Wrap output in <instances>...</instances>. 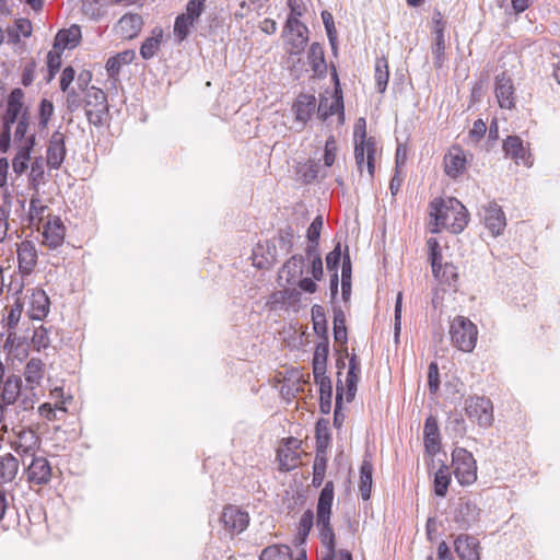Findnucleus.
<instances>
[{"label": "nucleus", "instance_id": "nucleus-26", "mask_svg": "<svg viewBox=\"0 0 560 560\" xmlns=\"http://www.w3.org/2000/svg\"><path fill=\"white\" fill-rule=\"evenodd\" d=\"M81 39V30L78 25H72L69 28L60 30L54 43V49L62 51L66 48H74L79 45Z\"/></svg>", "mask_w": 560, "mask_h": 560}, {"label": "nucleus", "instance_id": "nucleus-28", "mask_svg": "<svg viewBox=\"0 0 560 560\" xmlns=\"http://www.w3.org/2000/svg\"><path fill=\"white\" fill-rule=\"evenodd\" d=\"M14 124H16L13 133L14 143L18 145L26 144L31 136H34V139L36 140L35 130H31V113L28 108L24 109L23 115L19 117Z\"/></svg>", "mask_w": 560, "mask_h": 560}, {"label": "nucleus", "instance_id": "nucleus-29", "mask_svg": "<svg viewBox=\"0 0 560 560\" xmlns=\"http://www.w3.org/2000/svg\"><path fill=\"white\" fill-rule=\"evenodd\" d=\"M35 145L34 136H31L26 142V144L19 145V150L12 161V168L15 174H23L27 167L28 162L31 160V152Z\"/></svg>", "mask_w": 560, "mask_h": 560}, {"label": "nucleus", "instance_id": "nucleus-44", "mask_svg": "<svg viewBox=\"0 0 560 560\" xmlns=\"http://www.w3.org/2000/svg\"><path fill=\"white\" fill-rule=\"evenodd\" d=\"M195 21L184 15L183 13L177 15L174 22V35L178 43L184 42L189 33L190 28L195 25Z\"/></svg>", "mask_w": 560, "mask_h": 560}, {"label": "nucleus", "instance_id": "nucleus-19", "mask_svg": "<svg viewBox=\"0 0 560 560\" xmlns=\"http://www.w3.org/2000/svg\"><path fill=\"white\" fill-rule=\"evenodd\" d=\"M19 270L23 276H30L37 264V250L31 241H23L18 246Z\"/></svg>", "mask_w": 560, "mask_h": 560}, {"label": "nucleus", "instance_id": "nucleus-43", "mask_svg": "<svg viewBox=\"0 0 560 560\" xmlns=\"http://www.w3.org/2000/svg\"><path fill=\"white\" fill-rule=\"evenodd\" d=\"M451 482V472L446 465H442L434 476V493L438 497H445Z\"/></svg>", "mask_w": 560, "mask_h": 560}, {"label": "nucleus", "instance_id": "nucleus-51", "mask_svg": "<svg viewBox=\"0 0 560 560\" xmlns=\"http://www.w3.org/2000/svg\"><path fill=\"white\" fill-rule=\"evenodd\" d=\"M313 327L316 335L325 337L327 335V325L324 308L320 305H314L312 307Z\"/></svg>", "mask_w": 560, "mask_h": 560}, {"label": "nucleus", "instance_id": "nucleus-60", "mask_svg": "<svg viewBox=\"0 0 560 560\" xmlns=\"http://www.w3.org/2000/svg\"><path fill=\"white\" fill-rule=\"evenodd\" d=\"M337 154V142L334 136H329L325 143L324 149V164L327 167H330L336 160Z\"/></svg>", "mask_w": 560, "mask_h": 560}, {"label": "nucleus", "instance_id": "nucleus-25", "mask_svg": "<svg viewBox=\"0 0 560 560\" xmlns=\"http://www.w3.org/2000/svg\"><path fill=\"white\" fill-rule=\"evenodd\" d=\"M293 109L295 113V119L305 124L310 120L316 109V97L310 94L299 95L293 105Z\"/></svg>", "mask_w": 560, "mask_h": 560}, {"label": "nucleus", "instance_id": "nucleus-56", "mask_svg": "<svg viewBox=\"0 0 560 560\" xmlns=\"http://www.w3.org/2000/svg\"><path fill=\"white\" fill-rule=\"evenodd\" d=\"M61 66V51L59 49H52L47 54V82H50L56 73L59 71Z\"/></svg>", "mask_w": 560, "mask_h": 560}, {"label": "nucleus", "instance_id": "nucleus-17", "mask_svg": "<svg viewBox=\"0 0 560 560\" xmlns=\"http://www.w3.org/2000/svg\"><path fill=\"white\" fill-rule=\"evenodd\" d=\"M466 155L458 145H453L444 156V171L451 178H457L466 170Z\"/></svg>", "mask_w": 560, "mask_h": 560}, {"label": "nucleus", "instance_id": "nucleus-40", "mask_svg": "<svg viewBox=\"0 0 560 560\" xmlns=\"http://www.w3.org/2000/svg\"><path fill=\"white\" fill-rule=\"evenodd\" d=\"M260 560H292V550L288 545H276L266 547Z\"/></svg>", "mask_w": 560, "mask_h": 560}, {"label": "nucleus", "instance_id": "nucleus-4", "mask_svg": "<svg viewBox=\"0 0 560 560\" xmlns=\"http://www.w3.org/2000/svg\"><path fill=\"white\" fill-rule=\"evenodd\" d=\"M85 115L90 124L100 127L108 114V103L105 92L96 86H91L83 97Z\"/></svg>", "mask_w": 560, "mask_h": 560}, {"label": "nucleus", "instance_id": "nucleus-3", "mask_svg": "<svg viewBox=\"0 0 560 560\" xmlns=\"http://www.w3.org/2000/svg\"><path fill=\"white\" fill-rule=\"evenodd\" d=\"M451 340L454 347L464 352H471L477 342V326L467 317L456 316L450 326Z\"/></svg>", "mask_w": 560, "mask_h": 560}, {"label": "nucleus", "instance_id": "nucleus-6", "mask_svg": "<svg viewBox=\"0 0 560 560\" xmlns=\"http://www.w3.org/2000/svg\"><path fill=\"white\" fill-rule=\"evenodd\" d=\"M14 439L10 441L12 450L20 456H34L39 448L40 440L36 432L23 425L12 423L11 428Z\"/></svg>", "mask_w": 560, "mask_h": 560}, {"label": "nucleus", "instance_id": "nucleus-45", "mask_svg": "<svg viewBox=\"0 0 560 560\" xmlns=\"http://www.w3.org/2000/svg\"><path fill=\"white\" fill-rule=\"evenodd\" d=\"M49 334H50L49 328H46L43 325L35 328L33 331L32 339H31L33 349L38 352L48 349L51 343Z\"/></svg>", "mask_w": 560, "mask_h": 560}, {"label": "nucleus", "instance_id": "nucleus-2", "mask_svg": "<svg viewBox=\"0 0 560 560\" xmlns=\"http://www.w3.org/2000/svg\"><path fill=\"white\" fill-rule=\"evenodd\" d=\"M287 36V52L292 61L291 72L296 79H300L304 71V63L300 66L301 58L295 61L294 56H300L305 49L308 42V30L301 21L288 19L284 25Z\"/></svg>", "mask_w": 560, "mask_h": 560}, {"label": "nucleus", "instance_id": "nucleus-39", "mask_svg": "<svg viewBox=\"0 0 560 560\" xmlns=\"http://www.w3.org/2000/svg\"><path fill=\"white\" fill-rule=\"evenodd\" d=\"M48 210L46 205H43L42 199L36 191V194L32 195L30 199V209H28V222L30 225H39V223L44 220L45 212Z\"/></svg>", "mask_w": 560, "mask_h": 560}, {"label": "nucleus", "instance_id": "nucleus-46", "mask_svg": "<svg viewBox=\"0 0 560 560\" xmlns=\"http://www.w3.org/2000/svg\"><path fill=\"white\" fill-rule=\"evenodd\" d=\"M427 244L429 247V258L431 260L432 272L435 278H439L443 266L439 243L435 238L431 237L428 240Z\"/></svg>", "mask_w": 560, "mask_h": 560}, {"label": "nucleus", "instance_id": "nucleus-24", "mask_svg": "<svg viewBox=\"0 0 560 560\" xmlns=\"http://www.w3.org/2000/svg\"><path fill=\"white\" fill-rule=\"evenodd\" d=\"M143 25L142 16L138 13L122 15L117 23V33L126 39L136 37Z\"/></svg>", "mask_w": 560, "mask_h": 560}, {"label": "nucleus", "instance_id": "nucleus-47", "mask_svg": "<svg viewBox=\"0 0 560 560\" xmlns=\"http://www.w3.org/2000/svg\"><path fill=\"white\" fill-rule=\"evenodd\" d=\"M345 314L341 310L334 312V338L335 341L345 345L348 341Z\"/></svg>", "mask_w": 560, "mask_h": 560}, {"label": "nucleus", "instance_id": "nucleus-38", "mask_svg": "<svg viewBox=\"0 0 560 560\" xmlns=\"http://www.w3.org/2000/svg\"><path fill=\"white\" fill-rule=\"evenodd\" d=\"M304 257L302 255H293L281 269V273L285 275L287 282L293 283L303 275Z\"/></svg>", "mask_w": 560, "mask_h": 560}, {"label": "nucleus", "instance_id": "nucleus-59", "mask_svg": "<svg viewBox=\"0 0 560 560\" xmlns=\"http://www.w3.org/2000/svg\"><path fill=\"white\" fill-rule=\"evenodd\" d=\"M54 104L47 98H43L39 103V127L45 129L54 114Z\"/></svg>", "mask_w": 560, "mask_h": 560}, {"label": "nucleus", "instance_id": "nucleus-10", "mask_svg": "<svg viewBox=\"0 0 560 560\" xmlns=\"http://www.w3.org/2000/svg\"><path fill=\"white\" fill-rule=\"evenodd\" d=\"M480 215L486 228L493 236L500 235L506 225L504 212L495 202H488L486 206H482Z\"/></svg>", "mask_w": 560, "mask_h": 560}, {"label": "nucleus", "instance_id": "nucleus-21", "mask_svg": "<svg viewBox=\"0 0 560 560\" xmlns=\"http://www.w3.org/2000/svg\"><path fill=\"white\" fill-rule=\"evenodd\" d=\"M439 18L434 19L435 30H434V43L432 45V54L434 56V67L436 69H441L444 66L446 60L445 57V24L442 21L441 13L436 14Z\"/></svg>", "mask_w": 560, "mask_h": 560}, {"label": "nucleus", "instance_id": "nucleus-9", "mask_svg": "<svg viewBox=\"0 0 560 560\" xmlns=\"http://www.w3.org/2000/svg\"><path fill=\"white\" fill-rule=\"evenodd\" d=\"M375 153L376 141L373 137H365L364 129L362 130L361 140H355L354 143V159L358 170L362 173L364 165H366L368 173L372 178L375 172Z\"/></svg>", "mask_w": 560, "mask_h": 560}, {"label": "nucleus", "instance_id": "nucleus-37", "mask_svg": "<svg viewBox=\"0 0 560 560\" xmlns=\"http://www.w3.org/2000/svg\"><path fill=\"white\" fill-rule=\"evenodd\" d=\"M45 364L40 359L32 358L24 368V377L27 384L32 387L40 384V381L44 377Z\"/></svg>", "mask_w": 560, "mask_h": 560}, {"label": "nucleus", "instance_id": "nucleus-16", "mask_svg": "<svg viewBox=\"0 0 560 560\" xmlns=\"http://www.w3.org/2000/svg\"><path fill=\"white\" fill-rule=\"evenodd\" d=\"M32 462L27 466V479L34 485H46L51 479V466L45 457L32 456Z\"/></svg>", "mask_w": 560, "mask_h": 560}, {"label": "nucleus", "instance_id": "nucleus-48", "mask_svg": "<svg viewBox=\"0 0 560 560\" xmlns=\"http://www.w3.org/2000/svg\"><path fill=\"white\" fill-rule=\"evenodd\" d=\"M329 441L328 421L319 419L316 423V451L327 452Z\"/></svg>", "mask_w": 560, "mask_h": 560}, {"label": "nucleus", "instance_id": "nucleus-14", "mask_svg": "<svg viewBox=\"0 0 560 560\" xmlns=\"http://www.w3.org/2000/svg\"><path fill=\"white\" fill-rule=\"evenodd\" d=\"M454 549L460 560H480V546L476 537L459 534L454 540Z\"/></svg>", "mask_w": 560, "mask_h": 560}, {"label": "nucleus", "instance_id": "nucleus-12", "mask_svg": "<svg viewBox=\"0 0 560 560\" xmlns=\"http://www.w3.org/2000/svg\"><path fill=\"white\" fill-rule=\"evenodd\" d=\"M221 521L225 529L232 534H240L249 524V515L235 505H228L223 509Z\"/></svg>", "mask_w": 560, "mask_h": 560}, {"label": "nucleus", "instance_id": "nucleus-42", "mask_svg": "<svg viewBox=\"0 0 560 560\" xmlns=\"http://www.w3.org/2000/svg\"><path fill=\"white\" fill-rule=\"evenodd\" d=\"M340 112V117H343V102L342 97L339 96L329 103L328 98L320 100L317 113L323 120H326L328 116H331Z\"/></svg>", "mask_w": 560, "mask_h": 560}, {"label": "nucleus", "instance_id": "nucleus-58", "mask_svg": "<svg viewBox=\"0 0 560 560\" xmlns=\"http://www.w3.org/2000/svg\"><path fill=\"white\" fill-rule=\"evenodd\" d=\"M207 0H189L186 4V11L183 13L197 22L206 9Z\"/></svg>", "mask_w": 560, "mask_h": 560}, {"label": "nucleus", "instance_id": "nucleus-23", "mask_svg": "<svg viewBox=\"0 0 560 560\" xmlns=\"http://www.w3.org/2000/svg\"><path fill=\"white\" fill-rule=\"evenodd\" d=\"M423 436L425 453L430 456H434L440 451L441 442L438 421L433 416L425 419Z\"/></svg>", "mask_w": 560, "mask_h": 560}, {"label": "nucleus", "instance_id": "nucleus-13", "mask_svg": "<svg viewBox=\"0 0 560 560\" xmlns=\"http://www.w3.org/2000/svg\"><path fill=\"white\" fill-rule=\"evenodd\" d=\"M66 234V228L61 219L57 215H48V220L43 225L44 244L51 249L62 245Z\"/></svg>", "mask_w": 560, "mask_h": 560}, {"label": "nucleus", "instance_id": "nucleus-64", "mask_svg": "<svg viewBox=\"0 0 560 560\" xmlns=\"http://www.w3.org/2000/svg\"><path fill=\"white\" fill-rule=\"evenodd\" d=\"M313 375L315 383L319 387V394H332L331 380L326 375V370Z\"/></svg>", "mask_w": 560, "mask_h": 560}, {"label": "nucleus", "instance_id": "nucleus-62", "mask_svg": "<svg viewBox=\"0 0 560 560\" xmlns=\"http://www.w3.org/2000/svg\"><path fill=\"white\" fill-rule=\"evenodd\" d=\"M341 259V248L338 243L336 247L326 256V268L330 273L338 272V267Z\"/></svg>", "mask_w": 560, "mask_h": 560}, {"label": "nucleus", "instance_id": "nucleus-52", "mask_svg": "<svg viewBox=\"0 0 560 560\" xmlns=\"http://www.w3.org/2000/svg\"><path fill=\"white\" fill-rule=\"evenodd\" d=\"M8 315L5 317L7 322V329L8 330H15L18 327V324L21 319V315L23 312V303L20 299H16L12 305H10L8 308Z\"/></svg>", "mask_w": 560, "mask_h": 560}, {"label": "nucleus", "instance_id": "nucleus-32", "mask_svg": "<svg viewBox=\"0 0 560 560\" xmlns=\"http://www.w3.org/2000/svg\"><path fill=\"white\" fill-rule=\"evenodd\" d=\"M329 353L328 336L320 337V341L316 345L313 355V374H318L327 369V358Z\"/></svg>", "mask_w": 560, "mask_h": 560}, {"label": "nucleus", "instance_id": "nucleus-36", "mask_svg": "<svg viewBox=\"0 0 560 560\" xmlns=\"http://www.w3.org/2000/svg\"><path fill=\"white\" fill-rule=\"evenodd\" d=\"M19 471V460L10 453L0 456V480L3 483L15 479Z\"/></svg>", "mask_w": 560, "mask_h": 560}, {"label": "nucleus", "instance_id": "nucleus-27", "mask_svg": "<svg viewBox=\"0 0 560 560\" xmlns=\"http://www.w3.org/2000/svg\"><path fill=\"white\" fill-rule=\"evenodd\" d=\"M307 61L313 71V77L322 78L327 72L324 48L318 43H313L307 51Z\"/></svg>", "mask_w": 560, "mask_h": 560}, {"label": "nucleus", "instance_id": "nucleus-34", "mask_svg": "<svg viewBox=\"0 0 560 560\" xmlns=\"http://www.w3.org/2000/svg\"><path fill=\"white\" fill-rule=\"evenodd\" d=\"M373 465L370 460L364 459L360 467V482L359 490L361 498L366 501L371 498L372 483H373Z\"/></svg>", "mask_w": 560, "mask_h": 560}, {"label": "nucleus", "instance_id": "nucleus-61", "mask_svg": "<svg viewBox=\"0 0 560 560\" xmlns=\"http://www.w3.org/2000/svg\"><path fill=\"white\" fill-rule=\"evenodd\" d=\"M401 305H402V294L399 292L397 294L396 303H395V318H394V342L396 345L399 343V335L401 329Z\"/></svg>", "mask_w": 560, "mask_h": 560}, {"label": "nucleus", "instance_id": "nucleus-7", "mask_svg": "<svg viewBox=\"0 0 560 560\" xmlns=\"http://www.w3.org/2000/svg\"><path fill=\"white\" fill-rule=\"evenodd\" d=\"M21 376L10 374L5 377L4 384L0 387V424L9 419L12 406L21 396Z\"/></svg>", "mask_w": 560, "mask_h": 560}, {"label": "nucleus", "instance_id": "nucleus-53", "mask_svg": "<svg viewBox=\"0 0 560 560\" xmlns=\"http://www.w3.org/2000/svg\"><path fill=\"white\" fill-rule=\"evenodd\" d=\"M313 524H314V513L312 510H306L302 514V516L300 518V523H299L298 535H299V539H300V545H304L305 539L308 536V534L313 527Z\"/></svg>", "mask_w": 560, "mask_h": 560}, {"label": "nucleus", "instance_id": "nucleus-11", "mask_svg": "<svg viewBox=\"0 0 560 560\" xmlns=\"http://www.w3.org/2000/svg\"><path fill=\"white\" fill-rule=\"evenodd\" d=\"M46 162L51 170H59L62 165L67 149L66 136L60 131H54L47 147Z\"/></svg>", "mask_w": 560, "mask_h": 560}, {"label": "nucleus", "instance_id": "nucleus-15", "mask_svg": "<svg viewBox=\"0 0 560 560\" xmlns=\"http://www.w3.org/2000/svg\"><path fill=\"white\" fill-rule=\"evenodd\" d=\"M25 108L24 92L20 88L13 89L8 96L2 125L13 126L18 118L23 115Z\"/></svg>", "mask_w": 560, "mask_h": 560}, {"label": "nucleus", "instance_id": "nucleus-20", "mask_svg": "<svg viewBox=\"0 0 560 560\" xmlns=\"http://www.w3.org/2000/svg\"><path fill=\"white\" fill-rule=\"evenodd\" d=\"M49 307L50 301L46 292L43 289H33L27 311L30 318L36 320L44 319L49 313Z\"/></svg>", "mask_w": 560, "mask_h": 560}, {"label": "nucleus", "instance_id": "nucleus-41", "mask_svg": "<svg viewBox=\"0 0 560 560\" xmlns=\"http://www.w3.org/2000/svg\"><path fill=\"white\" fill-rule=\"evenodd\" d=\"M374 72L376 89L380 93H384L389 80L388 63L386 58L382 57L376 59Z\"/></svg>", "mask_w": 560, "mask_h": 560}, {"label": "nucleus", "instance_id": "nucleus-54", "mask_svg": "<svg viewBox=\"0 0 560 560\" xmlns=\"http://www.w3.org/2000/svg\"><path fill=\"white\" fill-rule=\"evenodd\" d=\"M10 210V196H4L3 205L0 206V243H2L8 235Z\"/></svg>", "mask_w": 560, "mask_h": 560}, {"label": "nucleus", "instance_id": "nucleus-18", "mask_svg": "<svg viewBox=\"0 0 560 560\" xmlns=\"http://www.w3.org/2000/svg\"><path fill=\"white\" fill-rule=\"evenodd\" d=\"M480 509L470 500H462L455 512L454 521L459 529H468L479 521Z\"/></svg>", "mask_w": 560, "mask_h": 560}, {"label": "nucleus", "instance_id": "nucleus-8", "mask_svg": "<svg viewBox=\"0 0 560 560\" xmlns=\"http://www.w3.org/2000/svg\"><path fill=\"white\" fill-rule=\"evenodd\" d=\"M466 416L482 428L493 422V407L490 399L480 396L468 397L465 400Z\"/></svg>", "mask_w": 560, "mask_h": 560}, {"label": "nucleus", "instance_id": "nucleus-63", "mask_svg": "<svg viewBox=\"0 0 560 560\" xmlns=\"http://www.w3.org/2000/svg\"><path fill=\"white\" fill-rule=\"evenodd\" d=\"M442 281H444L450 287L455 285L457 281V271L456 267L452 264H445L442 266V270L440 272V277Z\"/></svg>", "mask_w": 560, "mask_h": 560}, {"label": "nucleus", "instance_id": "nucleus-35", "mask_svg": "<svg viewBox=\"0 0 560 560\" xmlns=\"http://www.w3.org/2000/svg\"><path fill=\"white\" fill-rule=\"evenodd\" d=\"M316 526L320 542L326 547V552H336L335 533L330 525V517L317 518Z\"/></svg>", "mask_w": 560, "mask_h": 560}, {"label": "nucleus", "instance_id": "nucleus-33", "mask_svg": "<svg viewBox=\"0 0 560 560\" xmlns=\"http://www.w3.org/2000/svg\"><path fill=\"white\" fill-rule=\"evenodd\" d=\"M162 38L163 30L161 27H154L152 35L148 37L140 47L141 57L145 60L153 58L160 49Z\"/></svg>", "mask_w": 560, "mask_h": 560}, {"label": "nucleus", "instance_id": "nucleus-30", "mask_svg": "<svg viewBox=\"0 0 560 560\" xmlns=\"http://www.w3.org/2000/svg\"><path fill=\"white\" fill-rule=\"evenodd\" d=\"M503 150L505 155L514 160L516 164H528L526 161L527 151L517 136H509L503 142Z\"/></svg>", "mask_w": 560, "mask_h": 560}, {"label": "nucleus", "instance_id": "nucleus-50", "mask_svg": "<svg viewBox=\"0 0 560 560\" xmlns=\"http://www.w3.org/2000/svg\"><path fill=\"white\" fill-rule=\"evenodd\" d=\"M343 384L340 378L337 380L336 383V402H335V411H334V424L337 428H340L345 421V413L342 412V397H343Z\"/></svg>", "mask_w": 560, "mask_h": 560}, {"label": "nucleus", "instance_id": "nucleus-1", "mask_svg": "<svg viewBox=\"0 0 560 560\" xmlns=\"http://www.w3.org/2000/svg\"><path fill=\"white\" fill-rule=\"evenodd\" d=\"M430 215L434 220L432 233L446 229L454 234L462 233L468 224V211L456 198H435L430 202Z\"/></svg>", "mask_w": 560, "mask_h": 560}, {"label": "nucleus", "instance_id": "nucleus-5", "mask_svg": "<svg viewBox=\"0 0 560 560\" xmlns=\"http://www.w3.org/2000/svg\"><path fill=\"white\" fill-rule=\"evenodd\" d=\"M452 464L457 481L463 486L471 485L477 479V465L470 452L456 447L452 453Z\"/></svg>", "mask_w": 560, "mask_h": 560}, {"label": "nucleus", "instance_id": "nucleus-31", "mask_svg": "<svg viewBox=\"0 0 560 560\" xmlns=\"http://www.w3.org/2000/svg\"><path fill=\"white\" fill-rule=\"evenodd\" d=\"M334 501V482L327 481L322 489L317 502V518L330 517Z\"/></svg>", "mask_w": 560, "mask_h": 560}, {"label": "nucleus", "instance_id": "nucleus-22", "mask_svg": "<svg viewBox=\"0 0 560 560\" xmlns=\"http://www.w3.org/2000/svg\"><path fill=\"white\" fill-rule=\"evenodd\" d=\"M495 96L501 108L511 109L514 107V86L510 78L504 73L495 78Z\"/></svg>", "mask_w": 560, "mask_h": 560}, {"label": "nucleus", "instance_id": "nucleus-57", "mask_svg": "<svg viewBox=\"0 0 560 560\" xmlns=\"http://www.w3.org/2000/svg\"><path fill=\"white\" fill-rule=\"evenodd\" d=\"M278 459L280 463V469L283 471H289L296 467L299 457L293 451L287 448L278 451Z\"/></svg>", "mask_w": 560, "mask_h": 560}, {"label": "nucleus", "instance_id": "nucleus-49", "mask_svg": "<svg viewBox=\"0 0 560 560\" xmlns=\"http://www.w3.org/2000/svg\"><path fill=\"white\" fill-rule=\"evenodd\" d=\"M322 20L327 33V37L329 40V44L331 46V50L334 54H337L338 45H337V30L335 27L334 16L329 11H323L322 12Z\"/></svg>", "mask_w": 560, "mask_h": 560}, {"label": "nucleus", "instance_id": "nucleus-55", "mask_svg": "<svg viewBox=\"0 0 560 560\" xmlns=\"http://www.w3.org/2000/svg\"><path fill=\"white\" fill-rule=\"evenodd\" d=\"M30 182L36 191L38 190V186L45 182L44 162L42 159H36L32 163Z\"/></svg>", "mask_w": 560, "mask_h": 560}]
</instances>
